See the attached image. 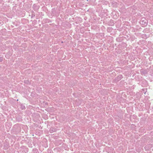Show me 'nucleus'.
I'll use <instances>...</instances> for the list:
<instances>
[{"label": "nucleus", "instance_id": "2", "mask_svg": "<svg viewBox=\"0 0 153 153\" xmlns=\"http://www.w3.org/2000/svg\"><path fill=\"white\" fill-rule=\"evenodd\" d=\"M3 59L2 57H0V62H1L2 61Z\"/></svg>", "mask_w": 153, "mask_h": 153}, {"label": "nucleus", "instance_id": "1", "mask_svg": "<svg viewBox=\"0 0 153 153\" xmlns=\"http://www.w3.org/2000/svg\"><path fill=\"white\" fill-rule=\"evenodd\" d=\"M122 77V76L121 75H120V76H118V77H117V80L118 81H119L120 80V79Z\"/></svg>", "mask_w": 153, "mask_h": 153}]
</instances>
